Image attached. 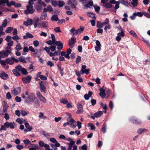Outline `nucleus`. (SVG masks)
Returning <instances> with one entry per match:
<instances>
[{
  "label": "nucleus",
  "instance_id": "1",
  "mask_svg": "<svg viewBox=\"0 0 150 150\" xmlns=\"http://www.w3.org/2000/svg\"><path fill=\"white\" fill-rule=\"evenodd\" d=\"M35 10L33 8V6L28 5L26 6V9L24 10V13L26 15L32 14L35 11Z\"/></svg>",
  "mask_w": 150,
  "mask_h": 150
},
{
  "label": "nucleus",
  "instance_id": "2",
  "mask_svg": "<svg viewBox=\"0 0 150 150\" xmlns=\"http://www.w3.org/2000/svg\"><path fill=\"white\" fill-rule=\"evenodd\" d=\"M34 95L32 93L29 94L27 98L25 103L28 104H30L34 100Z\"/></svg>",
  "mask_w": 150,
  "mask_h": 150
},
{
  "label": "nucleus",
  "instance_id": "3",
  "mask_svg": "<svg viewBox=\"0 0 150 150\" xmlns=\"http://www.w3.org/2000/svg\"><path fill=\"white\" fill-rule=\"evenodd\" d=\"M119 29L120 30L121 32L117 34V36L116 37V39L117 41L119 42L121 39V37H123L125 36L124 30L121 27H120Z\"/></svg>",
  "mask_w": 150,
  "mask_h": 150
},
{
  "label": "nucleus",
  "instance_id": "4",
  "mask_svg": "<svg viewBox=\"0 0 150 150\" xmlns=\"http://www.w3.org/2000/svg\"><path fill=\"white\" fill-rule=\"evenodd\" d=\"M6 62L7 64L10 65H12L13 64L14 62L18 63V60L16 59L14 57L8 58L6 59Z\"/></svg>",
  "mask_w": 150,
  "mask_h": 150
},
{
  "label": "nucleus",
  "instance_id": "5",
  "mask_svg": "<svg viewBox=\"0 0 150 150\" xmlns=\"http://www.w3.org/2000/svg\"><path fill=\"white\" fill-rule=\"evenodd\" d=\"M15 69L23 74L26 75L28 74V72L26 69L24 68H22L20 65H18L16 67Z\"/></svg>",
  "mask_w": 150,
  "mask_h": 150
},
{
  "label": "nucleus",
  "instance_id": "6",
  "mask_svg": "<svg viewBox=\"0 0 150 150\" xmlns=\"http://www.w3.org/2000/svg\"><path fill=\"white\" fill-rule=\"evenodd\" d=\"M44 50L46 51L47 53L49 55L50 53V50L52 52H53L55 50V45H53L50 46L49 47H45L44 48Z\"/></svg>",
  "mask_w": 150,
  "mask_h": 150
},
{
  "label": "nucleus",
  "instance_id": "7",
  "mask_svg": "<svg viewBox=\"0 0 150 150\" xmlns=\"http://www.w3.org/2000/svg\"><path fill=\"white\" fill-rule=\"evenodd\" d=\"M39 21V19L37 17H35L33 19V25L34 28H36L37 27H40V23H38Z\"/></svg>",
  "mask_w": 150,
  "mask_h": 150
},
{
  "label": "nucleus",
  "instance_id": "8",
  "mask_svg": "<svg viewBox=\"0 0 150 150\" xmlns=\"http://www.w3.org/2000/svg\"><path fill=\"white\" fill-rule=\"evenodd\" d=\"M21 91V88L18 87L14 88L13 90L11 91V93L12 95L16 96L18 95Z\"/></svg>",
  "mask_w": 150,
  "mask_h": 150
},
{
  "label": "nucleus",
  "instance_id": "9",
  "mask_svg": "<svg viewBox=\"0 0 150 150\" xmlns=\"http://www.w3.org/2000/svg\"><path fill=\"white\" fill-rule=\"evenodd\" d=\"M11 51L9 50L6 51H2L0 52V57L4 58L5 57H7L10 53Z\"/></svg>",
  "mask_w": 150,
  "mask_h": 150
},
{
  "label": "nucleus",
  "instance_id": "10",
  "mask_svg": "<svg viewBox=\"0 0 150 150\" xmlns=\"http://www.w3.org/2000/svg\"><path fill=\"white\" fill-rule=\"evenodd\" d=\"M77 4V2L76 0H69L68 1V4L72 8H75Z\"/></svg>",
  "mask_w": 150,
  "mask_h": 150
},
{
  "label": "nucleus",
  "instance_id": "11",
  "mask_svg": "<svg viewBox=\"0 0 150 150\" xmlns=\"http://www.w3.org/2000/svg\"><path fill=\"white\" fill-rule=\"evenodd\" d=\"M15 123L14 122L12 123L11 122H6L4 124V125L7 128L10 127L11 129H13L15 127L13 124Z\"/></svg>",
  "mask_w": 150,
  "mask_h": 150
},
{
  "label": "nucleus",
  "instance_id": "12",
  "mask_svg": "<svg viewBox=\"0 0 150 150\" xmlns=\"http://www.w3.org/2000/svg\"><path fill=\"white\" fill-rule=\"evenodd\" d=\"M53 45H55V49L56 48V46H57V48L59 50H61L63 48V44L60 41H56L55 44H54Z\"/></svg>",
  "mask_w": 150,
  "mask_h": 150
},
{
  "label": "nucleus",
  "instance_id": "13",
  "mask_svg": "<svg viewBox=\"0 0 150 150\" xmlns=\"http://www.w3.org/2000/svg\"><path fill=\"white\" fill-rule=\"evenodd\" d=\"M45 84V82L42 81L40 83V90L42 92H45L46 89V86L44 85Z\"/></svg>",
  "mask_w": 150,
  "mask_h": 150
},
{
  "label": "nucleus",
  "instance_id": "14",
  "mask_svg": "<svg viewBox=\"0 0 150 150\" xmlns=\"http://www.w3.org/2000/svg\"><path fill=\"white\" fill-rule=\"evenodd\" d=\"M108 1L109 0H105ZM101 3L103 4V6L107 8H110L112 7V5L109 3L105 2V0H101Z\"/></svg>",
  "mask_w": 150,
  "mask_h": 150
},
{
  "label": "nucleus",
  "instance_id": "15",
  "mask_svg": "<svg viewBox=\"0 0 150 150\" xmlns=\"http://www.w3.org/2000/svg\"><path fill=\"white\" fill-rule=\"evenodd\" d=\"M23 24L26 26L28 25H31L33 24V20L30 18H28L26 21L24 22Z\"/></svg>",
  "mask_w": 150,
  "mask_h": 150
},
{
  "label": "nucleus",
  "instance_id": "16",
  "mask_svg": "<svg viewBox=\"0 0 150 150\" xmlns=\"http://www.w3.org/2000/svg\"><path fill=\"white\" fill-rule=\"evenodd\" d=\"M76 39L75 38H71L69 42V45L70 47L72 48L74 46V44L76 42Z\"/></svg>",
  "mask_w": 150,
  "mask_h": 150
},
{
  "label": "nucleus",
  "instance_id": "17",
  "mask_svg": "<svg viewBox=\"0 0 150 150\" xmlns=\"http://www.w3.org/2000/svg\"><path fill=\"white\" fill-rule=\"evenodd\" d=\"M0 77L4 80H6L8 79V75L4 72L0 73Z\"/></svg>",
  "mask_w": 150,
  "mask_h": 150
},
{
  "label": "nucleus",
  "instance_id": "18",
  "mask_svg": "<svg viewBox=\"0 0 150 150\" xmlns=\"http://www.w3.org/2000/svg\"><path fill=\"white\" fill-rule=\"evenodd\" d=\"M78 110L77 113L78 114L81 113L83 112V107L81 103H78L77 104Z\"/></svg>",
  "mask_w": 150,
  "mask_h": 150
},
{
  "label": "nucleus",
  "instance_id": "19",
  "mask_svg": "<svg viewBox=\"0 0 150 150\" xmlns=\"http://www.w3.org/2000/svg\"><path fill=\"white\" fill-rule=\"evenodd\" d=\"M33 52L34 53L32 54V55L34 57H40L41 54L40 52H39L37 50H35V52Z\"/></svg>",
  "mask_w": 150,
  "mask_h": 150
},
{
  "label": "nucleus",
  "instance_id": "20",
  "mask_svg": "<svg viewBox=\"0 0 150 150\" xmlns=\"http://www.w3.org/2000/svg\"><path fill=\"white\" fill-rule=\"evenodd\" d=\"M31 77L30 76H28L26 77H24L22 79V81L23 83H25L27 82L29 83L31 81Z\"/></svg>",
  "mask_w": 150,
  "mask_h": 150
},
{
  "label": "nucleus",
  "instance_id": "21",
  "mask_svg": "<svg viewBox=\"0 0 150 150\" xmlns=\"http://www.w3.org/2000/svg\"><path fill=\"white\" fill-rule=\"evenodd\" d=\"M100 93H99L100 96L103 98H105L106 96V94L105 92V90L103 88H101L100 89Z\"/></svg>",
  "mask_w": 150,
  "mask_h": 150
},
{
  "label": "nucleus",
  "instance_id": "22",
  "mask_svg": "<svg viewBox=\"0 0 150 150\" xmlns=\"http://www.w3.org/2000/svg\"><path fill=\"white\" fill-rule=\"evenodd\" d=\"M23 121L25 122L24 123V124L25 127L28 129V131H30L33 129L32 127L30 126L29 124L25 120H24Z\"/></svg>",
  "mask_w": 150,
  "mask_h": 150
},
{
  "label": "nucleus",
  "instance_id": "23",
  "mask_svg": "<svg viewBox=\"0 0 150 150\" xmlns=\"http://www.w3.org/2000/svg\"><path fill=\"white\" fill-rule=\"evenodd\" d=\"M93 3L92 1H89L88 3L84 5L85 8H90V6H93Z\"/></svg>",
  "mask_w": 150,
  "mask_h": 150
},
{
  "label": "nucleus",
  "instance_id": "24",
  "mask_svg": "<svg viewBox=\"0 0 150 150\" xmlns=\"http://www.w3.org/2000/svg\"><path fill=\"white\" fill-rule=\"evenodd\" d=\"M42 27L40 26L41 28H46L48 27V23L47 21H44L42 22L41 23Z\"/></svg>",
  "mask_w": 150,
  "mask_h": 150
},
{
  "label": "nucleus",
  "instance_id": "25",
  "mask_svg": "<svg viewBox=\"0 0 150 150\" xmlns=\"http://www.w3.org/2000/svg\"><path fill=\"white\" fill-rule=\"evenodd\" d=\"M33 37V36L29 33H26L25 35H24L23 38L24 39L28 38H32Z\"/></svg>",
  "mask_w": 150,
  "mask_h": 150
},
{
  "label": "nucleus",
  "instance_id": "26",
  "mask_svg": "<svg viewBox=\"0 0 150 150\" xmlns=\"http://www.w3.org/2000/svg\"><path fill=\"white\" fill-rule=\"evenodd\" d=\"M103 114V112L102 111H98L94 114V115L96 117H98L101 116Z\"/></svg>",
  "mask_w": 150,
  "mask_h": 150
},
{
  "label": "nucleus",
  "instance_id": "27",
  "mask_svg": "<svg viewBox=\"0 0 150 150\" xmlns=\"http://www.w3.org/2000/svg\"><path fill=\"white\" fill-rule=\"evenodd\" d=\"M131 121L133 123H134L137 125H140L142 123L141 120H137L136 119L131 120Z\"/></svg>",
  "mask_w": 150,
  "mask_h": 150
},
{
  "label": "nucleus",
  "instance_id": "28",
  "mask_svg": "<svg viewBox=\"0 0 150 150\" xmlns=\"http://www.w3.org/2000/svg\"><path fill=\"white\" fill-rule=\"evenodd\" d=\"M87 14L88 17L92 18L93 19H96V17L94 14L88 12Z\"/></svg>",
  "mask_w": 150,
  "mask_h": 150
},
{
  "label": "nucleus",
  "instance_id": "29",
  "mask_svg": "<svg viewBox=\"0 0 150 150\" xmlns=\"http://www.w3.org/2000/svg\"><path fill=\"white\" fill-rule=\"evenodd\" d=\"M47 17V14L45 13H43L41 15L40 19L41 20H45Z\"/></svg>",
  "mask_w": 150,
  "mask_h": 150
},
{
  "label": "nucleus",
  "instance_id": "30",
  "mask_svg": "<svg viewBox=\"0 0 150 150\" xmlns=\"http://www.w3.org/2000/svg\"><path fill=\"white\" fill-rule=\"evenodd\" d=\"M61 55L62 56H64L67 58L69 59L70 58L69 55L64 52H61Z\"/></svg>",
  "mask_w": 150,
  "mask_h": 150
},
{
  "label": "nucleus",
  "instance_id": "31",
  "mask_svg": "<svg viewBox=\"0 0 150 150\" xmlns=\"http://www.w3.org/2000/svg\"><path fill=\"white\" fill-rule=\"evenodd\" d=\"M13 74L16 76H18L20 75V73L17 70L15 69L13 70Z\"/></svg>",
  "mask_w": 150,
  "mask_h": 150
},
{
  "label": "nucleus",
  "instance_id": "32",
  "mask_svg": "<svg viewBox=\"0 0 150 150\" xmlns=\"http://www.w3.org/2000/svg\"><path fill=\"white\" fill-rule=\"evenodd\" d=\"M74 122H75L74 121V120L73 119H71L69 122L66 123H64L63 125V126L64 127H65L67 125H70V123L71 122L74 123Z\"/></svg>",
  "mask_w": 150,
  "mask_h": 150
},
{
  "label": "nucleus",
  "instance_id": "33",
  "mask_svg": "<svg viewBox=\"0 0 150 150\" xmlns=\"http://www.w3.org/2000/svg\"><path fill=\"white\" fill-rule=\"evenodd\" d=\"M22 49L23 48L21 47V45L20 43H18L15 48V49L17 51L20 50Z\"/></svg>",
  "mask_w": 150,
  "mask_h": 150
},
{
  "label": "nucleus",
  "instance_id": "34",
  "mask_svg": "<svg viewBox=\"0 0 150 150\" xmlns=\"http://www.w3.org/2000/svg\"><path fill=\"white\" fill-rule=\"evenodd\" d=\"M138 0H132V1L131 2V4L134 7L138 5Z\"/></svg>",
  "mask_w": 150,
  "mask_h": 150
},
{
  "label": "nucleus",
  "instance_id": "35",
  "mask_svg": "<svg viewBox=\"0 0 150 150\" xmlns=\"http://www.w3.org/2000/svg\"><path fill=\"white\" fill-rule=\"evenodd\" d=\"M147 130L144 128H139L137 130V132L140 134H141L144 132H146Z\"/></svg>",
  "mask_w": 150,
  "mask_h": 150
},
{
  "label": "nucleus",
  "instance_id": "36",
  "mask_svg": "<svg viewBox=\"0 0 150 150\" xmlns=\"http://www.w3.org/2000/svg\"><path fill=\"white\" fill-rule=\"evenodd\" d=\"M84 30V28H81L77 30H76V31L75 33V34H78V35H79Z\"/></svg>",
  "mask_w": 150,
  "mask_h": 150
},
{
  "label": "nucleus",
  "instance_id": "37",
  "mask_svg": "<svg viewBox=\"0 0 150 150\" xmlns=\"http://www.w3.org/2000/svg\"><path fill=\"white\" fill-rule=\"evenodd\" d=\"M59 53L57 51H55L53 53H52V52H50L49 53V55L50 57H52L54 56H57L59 55Z\"/></svg>",
  "mask_w": 150,
  "mask_h": 150
},
{
  "label": "nucleus",
  "instance_id": "38",
  "mask_svg": "<svg viewBox=\"0 0 150 150\" xmlns=\"http://www.w3.org/2000/svg\"><path fill=\"white\" fill-rule=\"evenodd\" d=\"M104 25L103 23H101V22H98L97 23L96 26L97 28H102L103 27Z\"/></svg>",
  "mask_w": 150,
  "mask_h": 150
},
{
  "label": "nucleus",
  "instance_id": "39",
  "mask_svg": "<svg viewBox=\"0 0 150 150\" xmlns=\"http://www.w3.org/2000/svg\"><path fill=\"white\" fill-rule=\"evenodd\" d=\"M51 20L52 21H57L59 20V19L57 16L54 15L52 17Z\"/></svg>",
  "mask_w": 150,
  "mask_h": 150
},
{
  "label": "nucleus",
  "instance_id": "40",
  "mask_svg": "<svg viewBox=\"0 0 150 150\" xmlns=\"http://www.w3.org/2000/svg\"><path fill=\"white\" fill-rule=\"evenodd\" d=\"M8 108V106L7 104L5 103H4L3 106V112H6L7 111Z\"/></svg>",
  "mask_w": 150,
  "mask_h": 150
},
{
  "label": "nucleus",
  "instance_id": "41",
  "mask_svg": "<svg viewBox=\"0 0 150 150\" xmlns=\"http://www.w3.org/2000/svg\"><path fill=\"white\" fill-rule=\"evenodd\" d=\"M8 0H0V6H5L4 3H6Z\"/></svg>",
  "mask_w": 150,
  "mask_h": 150
},
{
  "label": "nucleus",
  "instance_id": "42",
  "mask_svg": "<svg viewBox=\"0 0 150 150\" xmlns=\"http://www.w3.org/2000/svg\"><path fill=\"white\" fill-rule=\"evenodd\" d=\"M19 59L20 62L25 63H27V61H26L25 59L23 57H19Z\"/></svg>",
  "mask_w": 150,
  "mask_h": 150
},
{
  "label": "nucleus",
  "instance_id": "43",
  "mask_svg": "<svg viewBox=\"0 0 150 150\" xmlns=\"http://www.w3.org/2000/svg\"><path fill=\"white\" fill-rule=\"evenodd\" d=\"M8 23V21L7 19H5L4 20L1 26L3 27V28L4 27H5L6 26Z\"/></svg>",
  "mask_w": 150,
  "mask_h": 150
},
{
  "label": "nucleus",
  "instance_id": "44",
  "mask_svg": "<svg viewBox=\"0 0 150 150\" xmlns=\"http://www.w3.org/2000/svg\"><path fill=\"white\" fill-rule=\"evenodd\" d=\"M39 117L40 119H45L46 118V117L45 116H44L43 113L40 112L39 115Z\"/></svg>",
  "mask_w": 150,
  "mask_h": 150
},
{
  "label": "nucleus",
  "instance_id": "45",
  "mask_svg": "<svg viewBox=\"0 0 150 150\" xmlns=\"http://www.w3.org/2000/svg\"><path fill=\"white\" fill-rule=\"evenodd\" d=\"M86 66L85 65H83L82 66L81 69V74H83L84 73V71L85 69H86Z\"/></svg>",
  "mask_w": 150,
  "mask_h": 150
},
{
  "label": "nucleus",
  "instance_id": "46",
  "mask_svg": "<svg viewBox=\"0 0 150 150\" xmlns=\"http://www.w3.org/2000/svg\"><path fill=\"white\" fill-rule=\"evenodd\" d=\"M14 4V1H11L10 2H9V0H8L7 2L6 3V4L7 6L10 7L11 5H13Z\"/></svg>",
  "mask_w": 150,
  "mask_h": 150
},
{
  "label": "nucleus",
  "instance_id": "47",
  "mask_svg": "<svg viewBox=\"0 0 150 150\" xmlns=\"http://www.w3.org/2000/svg\"><path fill=\"white\" fill-rule=\"evenodd\" d=\"M88 127H90L91 129V130L94 129L95 128V127L94 125L91 123H88Z\"/></svg>",
  "mask_w": 150,
  "mask_h": 150
},
{
  "label": "nucleus",
  "instance_id": "48",
  "mask_svg": "<svg viewBox=\"0 0 150 150\" xmlns=\"http://www.w3.org/2000/svg\"><path fill=\"white\" fill-rule=\"evenodd\" d=\"M3 28L0 25V37H1L2 35H4L5 33L3 32Z\"/></svg>",
  "mask_w": 150,
  "mask_h": 150
},
{
  "label": "nucleus",
  "instance_id": "49",
  "mask_svg": "<svg viewBox=\"0 0 150 150\" xmlns=\"http://www.w3.org/2000/svg\"><path fill=\"white\" fill-rule=\"evenodd\" d=\"M76 31V30L75 28H73L70 30V31L71 32V33L73 35H78V34H75Z\"/></svg>",
  "mask_w": 150,
  "mask_h": 150
},
{
  "label": "nucleus",
  "instance_id": "50",
  "mask_svg": "<svg viewBox=\"0 0 150 150\" xmlns=\"http://www.w3.org/2000/svg\"><path fill=\"white\" fill-rule=\"evenodd\" d=\"M13 29V28L12 27H8L6 30V33H10Z\"/></svg>",
  "mask_w": 150,
  "mask_h": 150
},
{
  "label": "nucleus",
  "instance_id": "51",
  "mask_svg": "<svg viewBox=\"0 0 150 150\" xmlns=\"http://www.w3.org/2000/svg\"><path fill=\"white\" fill-rule=\"evenodd\" d=\"M74 121L75 122H74V123L71 122L70 123V127L71 128H74V129L75 128L76 126V122L74 120Z\"/></svg>",
  "mask_w": 150,
  "mask_h": 150
},
{
  "label": "nucleus",
  "instance_id": "52",
  "mask_svg": "<svg viewBox=\"0 0 150 150\" xmlns=\"http://www.w3.org/2000/svg\"><path fill=\"white\" fill-rule=\"evenodd\" d=\"M39 99L40 101H42L44 103H46L47 102L46 99L42 96L39 98Z\"/></svg>",
  "mask_w": 150,
  "mask_h": 150
},
{
  "label": "nucleus",
  "instance_id": "53",
  "mask_svg": "<svg viewBox=\"0 0 150 150\" xmlns=\"http://www.w3.org/2000/svg\"><path fill=\"white\" fill-rule=\"evenodd\" d=\"M47 64L48 66H50L51 67H53L54 65V64L50 61H48L47 63Z\"/></svg>",
  "mask_w": 150,
  "mask_h": 150
},
{
  "label": "nucleus",
  "instance_id": "54",
  "mask_svg": "<svg viewBox=\"0 0 150 150\" xmlns=\"http://www.w3.org/2000/svg\"><path fill=\"white\" fill-rule=\"evenodd\" d=\"M134 14L136 15V16H138L140 17H142L143 16V14L142 12L134 13Z\"/></svg>",
  "mask_w": 150,
  "mask_h": 150
},
{
  "label": "nucleus",
  "instance_id": "55",
  "mask_svg": "<svg viewBox=\"0 0 150 150\" xmlns=\"http://www.w3.org/2000/svg\"><path fill=\"white\" fill-rule=\"evenodd\" d=\"M64 5V3L63 1H59L58 5L59 7H62Z\"/></svg>",
  "mask_w": 150,
  "mask_h": 150
},
{
  "label": "nucleus",
  "instance_id": "56",
  "mask_svg": "<svg viewBox=\"0 0 150 150\" xmlns=\"http://www.w3.org/2000/svg\"><path fill=\"white\" fill-rule=\"evenodd\" d=\"M33 44L35 47H37L39 45V43L38 41L36 40L34 41Z\"/></svg>",
  "mask_w": 150,
  "mask_h": 150
},
{
  "label": "nucleus",
  "instance_id": "57",
  "mask_svg": "<svg viewBox=\"0 0 150 150\" xmlns=\"http://www.w3.org/2000/svg\"><path fill=\"white\" fill-rule=\"evenodd\" d=\"M60 102L64 104H66L68 103V101L66 99H62L60 100Z\"/></svg>",
  "mask_w": 150,
  "mask_h": 150
},
{
  "label": "nucleus",
  "instance_id": "58",
  "mask_svg": "<svg viewBox=\"0 0 150 150\" xmlns=\"http://www.w3.org/2000/svg\"><path fill=\"white\" fill-rule=\"evenodd\" d=\"M23 142L26 145H28V144H31L30 142L28 139L24 140Z\"/></svg>",
  "mask_w": 150,
  "mask_h": 150
},
{
  "label": "nucleus",
  "instance_id": "59",
  "mask_svg": "<svg viewBox=\"0 0 150 150\" xmlns=\"http://www.w3.org/2000/svg\"><path fill=\"white\" fill-rule=\"evenodd\" d=\"M130 34L132 35L133 36L136 38L137 37V36L136 34V33H135V32L133 30H131L129 32Z\"/></svg>",
  "mask_w": 150,
  "mask_h": 150
},
{
  "label": "nucleus",
  "instance_id": "60",
  "mask_svg": "<svg viewBox=\"0 0 150 150\" xmlns=\"http://www.w3.org/2000/svg\"><path fill=\"white\" fill-rule=\"evenodd\" d=\"M42 134L43 135H44L47 137L48 138L50 137V135L45 131H43L42 132Z\"/></svg>",
  "mask_w": 150,
  "mask_h": 150
},
{
  "label": "nucleus",
  "instance_id": "61",
  "mask_svg": "<svg viewBox=\"0 0 150 150\" xmlns=\"http://www.w3.org/2000/svg\"><path fill=\"white\" fill-rule=\"evenodd\" d=\"M54 30L56 33H60L61 32L59 27L55 28H54Z\"/></svg>",
  "mask_w": 150,
  "mask_h": 150
},
{
  "label": "nucleus",
  "instance_id": "62",
  "mask_svg": "<svg viewBox=\"0 0 150 150\" xmlns=\"http://www.w3.org/2000/svg\"><path fill=\"white\" fill-rule=\"evenodd\" d=\"M94 7L95 9V11L98 13L99 12L100 10V7L99 6H94Z\"/></svg>",
  "mask_w": 150,
  "mask_h": 150
},
{
  "label": "nucleus",
  "instance_id": "63",
  "mask_svg": "<svg viewBox=\"0 0 150 150\" xmlns=\"http://www.w3.org/2000/svg\"><path fill=\"white\" fill-rule=\"evenodd\" d=\"M115 9L116 10L118 9L119 7L120 2L119 1H117L116 3H115Z\"/></svg>",
  "mask_w": 150,
  "mask_h": 150
},
{
  "label": "nucleus",
  "instance_id": "64",
  "mask_svg": "<svg viewBox=\"0 0 150 150\" xmlns=\"http://www.w3.org/2000/svg\"><path fill=\"white\" fill-rule=\"evenodd\" d=\"M81 57L80 56H78L76 59V64L78 63L81 60Z\"/></svg>",
  "mask_w": 150,
  "mask_h": 150
}]
</instances>
